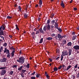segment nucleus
Returning <instances> with one entry per match:
<instances>
[{"label":"nucleus","mask_w":79,"mask_h":79,"mask_svg":"<svg viewBox=\"0 0 79 79\" xmlns=\"http://www.w3.org/2000/svg\"><path fill=\"white\" fill-rule=\"evenodd\" d=\"M25 60V58H24V57L21 56L19 58V60L18 59L17 60V61L19 62V63H20L21 64H23V63H24Z\"/></svg>","instance_id":"obj_1"},{"label":"nucleus","mask_w":79,"mask_h":79,"mask_svg":"<svg viewBox=\"0 0 79 79\" xmlns=\"http://www.w3.org/2000/svg\"><path fill=\"white\" fill-rule=\"evenodd\" d=\"M6 27L4 26V25H2L0 27V35H4V32L3 30L5 29Z\"/></svg>","instance_id":"obj_2"},{"label":"nucleus","mask_w":79,"mask_h":79,"mask_svg":"<svg viewBox=\"0 0 79 79\" xmlns=\"http://www.w3.org/2000/svg\"><path fill=\"white\" fill-rule=\"evenodd\" d=\"M63 56H66V55H68V53L67 50L63 51L62 52Z\"/></svg>","instance_id":"obj_3"},{"label":"nucleus","mask_w":79,"mask_h":79,"mask_svg":"<svg viewBox=\"0 0 79 79\" xmlns=\"http://www.w3.org/2000/svg\"><path fill=\"white\" fill-rule=\"evenodd\" d=\"M6 73V70L5 69H3L1 71V76H4Z\"/></svg>","instance_id":"obj_4"},{"label":"nucleus","mask_w":79,"mask_h":79,"mask_svg":"<svg viewBox=\"0 0 79 79\" xmlns=\"http://www.w3.org/2000/svg\"><path fill=\"white\" fill-rule=\"evenodd\" d=\"M73 48L75 50H79V45H76L73 46Z\"/></svg>","instance_id":"obj_5"},{"label":"nucleus","mask_w":79,"mask_h":79,"mask_svg":"<svg viewBox=\"0 0 79 79\" xmlns=\"http://www.w3.org/2000/svg\"><path fill=\"white\" fill-rule=\"evenodd\" d=\"M39 7L40 8L42 5V0H40L39 1Z\"/></svg>","instance_id":"obj_6"},{"label":"nucleus","mask_w":79,"mask_h":79,"mask_svg":"<svg viewBox=\"0 0 79 79\" xmlns=\"http://www.w3.org/2000/svg\"><path fill=\"white\" fill-rule=\"evenodd\" d=\"M55 25L54 26V28L55 29H57V28H58V23L56 22H55Z\"/></svg>","instance_id":"obj_7"},{"label":"nucleus","mask_w":79,"mask_h":79,"mask_svg":"<svg viewBox=\"0 0 79 79\" xmlns=\"http://www.w3.org/2000/svg\"><path fill=\"white\" fill-rule=\"evenodd\" d=\"M15 50L12 51V52L11 53V57H14V56H15Z\"/></svg>","instance_id":"obj_8"},{"label":"nucleus","mask_w":79,"mask_h":79,"mask_svg":"<svg viewBox=\"0 0 79 79\" xmlns=\"http://www.w3.org/2000/svg\"><path fill=\"white\" fill-rule=\"evenodd\" d=\"M72 53V49H69V56H70L71 55Z\"/></svg>","instance_id":"obj_9"},{"label":"nucleus","mask_w":79,"mask_h":79,"mask_svg":"<svg viewBox=\"0 0 79 79\" xmlns=\"http://www.w3.org/2000/svg\"><path fill=\"white\" fill-rule=\"evenodd\" d=\"M39 30L41 33H43V34H45V32H44L43 30H42V27H41L39 29Z\"/></svg>","instance_id":"obj_10"},{"label":"nucleus","mask_w":79,"mask_h":79,"mask_svg":"<svg viewBox=\"0 0 79 79\" xmlns=\"http://www.w3.org/2000/svg\"><path fill=\"white\" fill-rule=\"evenodd\" d=\"M6 54H7V58H9V57H10V56H11V55L10 53V51L8 52H6Z\"/></svg>","instance_id":"obj_11"},{"label":"nucleus","mask_w":79,"mask_h":79,"mask_svg":"<svg viewBox=\"0 0 79 79\" xmlns=\"http://www.w3.org/2000/svg\"><path fill=\"white\" fill-rule=\"evenodd\" d=\"M10 52L9 49H7V48H5V50L4 51V53H6V52Z\"/></svg>","instance_id":"obj_12"},{"label":"nucleus","mask_w":79,"mask_h":79,"mask_svg":"<svg viewBox=\"0 0 79 79\" xmlns=\"http://www.w3.org/2000/svg\"><path fill=\"white\" fill-rule=\"evenodd\" d=\"M47 30H48L49 31H50V24L47 25Z\"/></svg>","instance_id":"obj_13"},{"label":"nucleus","mask_w":79,"mask_h":79,"mask_svg":"<svg viewBox=\"0 0 79 79\" xmlns=\"http://www.w3.org/2000/svg\"><path fill=\"white\" fill-rule=\"evenodd\" d=\"M46 40H52V39H53V38L52 37H48V38H46Z\"/></svg>","instance_id":"obj_14"},{"label":"nucleus","mask_w":79,"mask_h":79,"mask_svg":"<svg viewBox=\"0 0 79 79\" xmlns=\"http://www.w3.org/2000/svg\"><path fill=\"white\" fill-rule=\"evenodd\" d=\"M23 68V66H20V67L19 68L18 70V71H21L22 70V69Z\"/></svg>","instance_id":"obj_15"},{"label":"nucleus","mask_w":79,"mask_h":79,"mask_svg":"<svg viewBox=\"0 0 79 79\" xmlns=\"http://www.w3.org/2000/svg\"><path fill=\"white\" fill-rule=\"evenodd\" d=\"M6 60V58H4L2 59V63L3 62H5Z\"/></svg>","instance_id":"obj_16"},{"label":"nucleus","mask_w":79,"mask_h":79,"mask_svg":"<svg viewBox=\"0 0 79 79\" xmlns=\"http://www.w3.org/2000/svg\"><path fill=\"white\" fill-rule=\"evenodd\" d=\"M27 15L26 13H25L24 14V18H25V19H27Z\"/></svg>","instance_id":"obj_17"},{"label":"nucleus","mask_w":79,"mask_h":79,"mask_svg":"<svg viewBox=\"0 0 79 79\" xmlns=\"http://www.w3.org/2000/svg\"><path fill=\"white\" fill-rule=\"evenodd\" d=\"M72 45V43H71V42H69L67 44V45H68V46H69V47H71Z\"/></svg>","instance_id":"obj_18"},{"label":"nucleus","mask_w":79,"mask_h":79,"mask_svg":"<svg viewBox=\"0 0 79 79\" xmlns=\"http://www.w3.org/2000/svg\"><path fill=\"white\" fill-rule=\"evenodd\" d=\"M36 76L37 78H38V77H40V76H41V75L39 73L36 75Z\"/></svg>","instance_id":"obj_19"},{"label":"nucleus","mask_w":79,"mask_h":79,"mask_svg":"<svg viewBox=\"0 0 79 79\" xmlns=\"http://www.w3.org/2000/svg\"><path fill=\"white\" fill-rule=\"evenodd\" d=\"M43 31H45L47 30V25H45L43 27Z\"/></svg>","instance_id":"obj_20"},{"label":"nucleus","mask_w":79,"mask_h":79,"mask_svg":"<svg viewBox=\"0 0 79 79\" xmlns=\"http://www.w3.org/2000/svg\"><path fill=\"white\" fill-rule=\"evenodd\" d=\"M60 6L63 8H64V3H60Z\"/></svg>","instance_id":"obj_21"},{"label":"nucleus","mask_w":79,"mask_h":79,"mask_svg":"<svg viewBox=\"0 0 79 79\" xmlns=\"http://www.w3.org/2000/svg\"><path fill=\"white\" fill-rule=\"evenodd\" d=\"M57 29L59 31V32H60V33H61V32H62V29H61V28H60L59 27H58Z\"/></svg>","instance_id":"obj_22"},{"label":"nucleus","mask_w":79,"mask_h":79,"mask_svg":"<svg viewBox=\"0 0 79 79\" xmlns=\"http://www.w3.org/2000/svg\"><path fill=\"white\" fill-rule=\"evenodd\" d=\"M61 35L60 34H57V37H58V39H61Z\"/></svg>","instance_id":"obj_23"},{"label":"nucleus","mask_w":79,"mask_h":79,"mask_svg":"<svg viewBox=\"0 0 79 79\" xmlns=\"http://www.w3.org/2000/svg\"><path fill=\"white\" fill-rule=\"evenodd\" d=\"M5 35V33H4V35H0V37L1 38V39H2L3 40H4V37L2 35Z\"/></svg>","instance_id":"obj_24"},{"label":"nucleus","mask_w":79,"mask_h":79,"mask_svg":"<svg viewBox=\"0 0 79 79\" xmlns=\"http://www.w3.org/2000/svg\"><path fill=\"white\" fill-rule=\"evenodd\" d=\"M71 66L69 65V66H68L67 67V69L66 70V71H68V70H69V69H70L71 68Z\"/></svg>","instance_id":"obj_25"},{"label":"nucleus","mask_w":79,"mask_h":79,"mask_svg":"<svg viewBox=\"0 0 79 79\" xmlns=\"http://www.w3.org/2000/svg\"><path fill=\"white\" fill-rule=\"evenodd\" d=\"M77 37V36L76 35H75L74 36H73V40H75V39H76V37Z\"/></svg>","instance_id":"obj_26"},{"label":"nucleus","mask_w":79,"mask_h":79,"mask_svg":"<svg viewBox=\"0 0 79 79\" xmlns=\"http://www.w3.org/2000/svg\"><path fill=\"white\" fill-rule=\"evenodd\" d=\"M43 42V38H42L39 42V44H42Z\"/></svg>","instance_id":"obj_27"},{"label":"nucleus","mask_w":79,"mask_h":79,"mask_svg":"<svg viewBox=\"0 0 79 79\" xmlns=\"http://www.w3.org/2000/svg\"><path fill=\"white\" fill-rule=\"evenodd\" d=\"M54 71H58V68L56 67H54Z\"/></svg>","instance_id":"obj_28"},{"label":"nucleus","mask_w":79,"mask_h":79,"mask_svg":"<svg viewBox=\"0 0 79 79\" xmlns=\"http://www.w3.org/2000/svg\"><path fill=\"white\" fill-rule=\"evenodd\" d=\"M10 50H13L15 51V48H13V47H12L10 48Z\"/></svg>","instance_id":"obj_29"},{"label":"nucleus","mask_w":79,"mask_h":79,"mask_svg":"<svg viewBox=\"0 0 79 79\" xmlns=\"http://www.w3.org/2000/svg\"><path fill=\"white\" fill-rule=\"evenodd\" d=\"M18 9L19 11H21V6H19L18 7Z\"/></svg>","instance_id":"obj_30"},{"label":"nucleus","mask_w":79,"mask_h":79,"mask_svg":"<svg viewBox=\"0 0 79 79\" xmlns=\"http://www.w3.org/2000/svg\"><path fill=\"white\" fill-rule=\"evenodd\" d=\"M62 42H63V43L64 44H66V41L65 40H63Z\"/></svg>","instance_id":"obj_31"},{"label":"nucleus","mask_w":79,"mask_h":79,"mask_svg":"<svg viewBox=\"0 0 79 79\" xmlns=\"http://www.w3.org/2000/svg\"><path fill=\"white\" fill-rule=\"evenodd\" d=\"M15 26L16 27V29H17V30H18V31H19V29L18 28V25H16Z\"/></svg>","instance_id":"obj_32"},{"label":"nucleus","mask_w":79,"mask_h":79,"mask_svg":"<svg viewBox=\"0 0 79 79\" xmlns=\"http://www.w3.org/2000/svg\"><path fill=\"white\" fill-rule=\"evenodd\" d=\"M26 72V70H24V69H22V73H23V74H24Z\"/></svg>","instance_id":"obj_33"},{"label":"nucleus","mask_w":79,"mask_h":79,"mask_svg":"<svg viewBox=\"0 0 79 79\" xmlns=\"http://www.w3.org/2000/svg\"><path fill=\"white\" fill-rule=\"evenodd\" d=\"M62 68V65H60V66L58 67V69L60 70V69H61Z\"/></svg>","instance_id":"obj_34"},{"label":"nucleus","mask_w":79,"mask_h":79,"mask_svg":"<svg viewBox=\"0 0 79 79\" xmlns=\"http://www.w3.org/2000/svg\"><path fill=\"white\" fill-rule=\"evenodd\" d=\"M29 66H30L29 64H27L26 66L27 68H29Z\"/></svg>","instance_id":"obj_35"},{"label":"nucleus","mask_w":79,"mask_h":79,"mask_svg":"<svg viewBox=\"0 0 79 79\" xmlns=\"http://www.w3.org/2000/svg\"><path fill=\"white\" fill-rule=\"evenodd\" d=\"M50 23V19H48V20L47 22V24H48Z\"/></svg>","instance_id":"obj_36"},{"label":"nucleus","mask_w":79,"mask_h":79,"mask_svg":"<svg viewBox=\"0 0 79 79\" xmlns=\"http://www.w3.org/2000/svg\"><path fill=\"white\" fill-rule=\"evenodd\" d=\"M21 75L22 77H24V73H21Z\"/></svg>","instance_id":"obj_37"},{"label":"nucleus","mask_w":79,"mask_h":79,"mask_svg":"<svg viewBox=\"0 0 79 79\" xmlns=\"http://www.w3.org/2000/svg\"><path fill=\"white\" fill-rule=\"evenodd\" d=\"M3 46L5 47H6V46H7V44L6 43H4V44L3 45Z\"/></svg>","instance_id":"obj_38"},{"label":"nucleus","mask_w":79,"mask_h":79,"mask_svg":"<svg viewBox=\"0 0 79 79\" xmlns=\"http://www.w3.org/2000/svg\"><path fill=\"white\" fill-rule=\"evenodd\" d=\"M13 71H11L9 73V74H10V75H12L13 74Z\"/></svg>","instance_id":"obj_39"},{"label":"nucleus","mask_w":79,"mask_h":79,"mask_svg":"<svg viewBox=\"0 0 79 79\" xmlns=\"http://www.w3.org/2000/svg\"><path fill=\"white\" fill-rule=\"evenodd\" d=\"M31 35L33 36V37H34V35H35V32H32V33H31Z\"/></svg>","instance_id":"obj_40"},{"label":"nucleus","mask_w":79,"mask_h":79,"mask_svg":"<svg viewBox=\"0 0 79 79\" xmlns=\"http://www.w3.org/2000/svg\"><path fill=\"white\" fill-rule=\"evenodd\" d=\"M7 19H11L12 18V17L9 16H8L7 17Z\"/></svg>","instance_id":"obj_41"},{"label":"nucleus","mask_w":79,"mask_h":79,"mask_svg":"<svg viewBox=\"0 0 79 79\" xmlns=\"http://www.w3.org/2000/svg\"><path fill=\"white\" fill-rule=\"evenodd\" d=\"M51 23H52V24H54V23H55V20H52V21L51 22Z\"/></svg>","instance_id":"obj_42"},{"label":"nucleus","mask_w":79,"mask_h":79,"mask_svg":"<svg viewBox=\"0 0 79 79\" xmlns=\"http://www.w3.org/2000/svg\"><path fill=\"white\" fill-rule=\"evenodd\" d=\"M28 8V6H26V7H25V10H26V13H27V8Z\"/></svg>","instance_id":"obj_43"},{"label":"nucleus","mask_w":79,"mask_h":79,"mask_svg":"<svg viewBox=\"0 0 79 79\" xmlns=\"http://www.w3.org/2000/svg\"><path fill=\"white\" fill-rule=\"evenodd\" d=\"M77 65L78 64H75V66H74V68H77Z\"/></svg>","instance_id":"obj_44"},{"label":"nucleus","mask_w":79,"mask_h":79,"mask_svg":"<svg viewBox=\"0 0 79 79\" xmlns=\"http://www.w3.org/2000/svg\"><path fill=\"white\" fill-rule=\"evenodd\" d=\"M31 79H35V77H31Z\"/></svg>","instance_id":"obj_45"},{"label":"nucleus","mask_w":79,"mask_h":79,"mask_svg":"<svg viewBox=\"0 0 79 79\" xmlns=\"http://www.w3.org/2000/svg\"><path fill=\"white\" fill-rule=\"evenodd\" d=\"M40 31L39 30H38L37 31L36 33V34H39V31Z\"/></svg>","instance_id":"obj_46"},{"label":"nucleus","mask_w":79,"mask_h":79,"mask_svg":"<svg viewBox=\"0 0 79 79\" xmlns=\"http://www.w3.org/2000/svg\"><path fill=\"white\" fill-rule=\"evenodd\" d=\"M64 44L63 43H62L60 44V46L61 47H64Z\"/></svg>","instance_id":"obj_47"},{"label":"nucleus","mask_w":79,"mask_h":79,"mask_svg":"<svg viewBox=\"0 0 79 79\" xmlns=\"http://www.w3.org/2000/svg\"><path fill=\"white\" fill-rule=\"evenodd\" d=\"M63 58V56L62 55H61V58L60 59V61H62Z\"/></svg>","instance_id":"obj_48"},{"label":"nucleus","mask_w":79,"mask_h":79,"mask_svg":"<svg viewBox=\"0 0 79 79\" xmlns=\"http://www.w3.org/2000/svg\"><path fill=\"white\" fill-rule=\"evenodd\" d=\"M12 68H16L17 67V65H14V66H12Z\"/></svg>","instance_id":"obj_49"},{"label":"nucleus","mask_w":79,"mask_h":79,"mask_svg":"<svg viewBox=\"0 0 79 79\" xmlns=\"http://www.w3.org/2000/svg\"><path fill=\"white\" fill-rule=\"evenodd\" d=\"M52 37H54V36L55 35V34H52L51 35Z\"/></svg>","instance_id":"obj_50"},{"label":"nucleus","mask_w":79,"mask_h":79,"mask_svg":"<svg viewBox=\"0 0 79 79\" xmlns=\"http://www.w3.org/2000/svg\"><path fill=\"white\" fill-rule=\"evenodd\" d=\"M59 49H57L56 50V52L57 53H59Z\"/></svg>","instance_id":"obj_51"},{"label":"nucleus","mask_w":79,"mask_h":79,"mask_svg":"<svg viewBox=\"0 0 79 79\" xmlns=\"http://www.w3.org/2000/svg\"><path fill=\"white\" fill-rule=\"evenodd\" d=\"M47 77L48 78V79H50V77H49V76L48 75H46Z\"/></svg>","instance_id":"obj_52"},{"label":"nucleus","mask_w":79,"mask_h":79,"mask_svg":"<svg viewBox=\"0 0 79 79\" xmlns=\"http://www.w3.org/2000/svg\"><path fill=\"white\" fill-rule=\"evenodd\" d=\"M49 61L50 62H52V59L49 58Z\"/></svg>","instance_id":"obj_53"},{"label":"nucleus","mask_w":79,"mask_h":79,"mask_svg":"<svg viewBox=\"0 0 79 79\" xmlns=\"http://www.w3.org/2000/svg\"><path fill=\"white\" fill-rule=\"evenodd\" d=\"M64 67H65V65H62V69H63V68H64Z\"/></svg>","instance_id":"obj_54"},{"label":"nucleus","mask_w":79,"mask_h":79,"mask_svg":"<svg viewBox=\"0 0 79 79\" xmlns=\"http://www.w3.org/2000/svg\"><path fill=\"white\" fill-rule=\"evenodd\" d=\"M35 73V72H34L33 73H32L31 74V75H34Z\"/></svg>","instance_id":"obj_55"},{"label":"nucleus","mask_w":79,"mask_h":79,"mask_svg":"<svg viewBox=\"0 0 79 79\" xmlns=\"http://www.w3.org/2000/svg\"><path fill=\"white\" fill-rule=\"evenodd\" d=\"M77 78H79V73H78V74L77 75Z\"/></svg>","instance_id":"obj_56"},{"label":"nucleus","mask_w":79,"mask_h":79,"mask_svg":"<svg viewBox=\"0 0 79 79\" xmlns=\"http://www.w3.org/2000/svg\"><path fill=\"white\" fill-rule=\"evenodd\" d=\"M75 32L73 31V32L72 34V35H75Z\"/></svg>","instance_id":"obj_57"},{"label":"nucleus","mask_w":79,"mask_h":79,"mask_svg":"<svg viewBox=\"0 0 79 79\" xmlns=\"http://www.w3.org/2000/svg\"><path fill=\"white\" fill-rule=\"evenodd\" d=\"M59 59H60V57H58L56 58V60H59Z\"/></svg>","instance_id":"obj_58"},{"label":"nucleus","mask_w":79,"mask_h":79,"mask_svg":"<svg viewBox=\"0 0 79 79\" xmlns=\"http://www.w3.org/2000/svg\"><path fill=\"white\" fill-rule=\"evenodd\" d=\"M73 9L74 10H75V11H76V10H77V9L76 7H75L73 8Z\"/></svg>","instance_id":"obj_59"},{"label":"nucleus","mask_w":79,"mask_h":79,"mask_svg":"<svg viewBox=\"0 0 79 79\" xmlns=\"http://www.w3.org/2000/svg\"><path fill=\"white\" fill-rule=\"evenodd\" d=\"M55 38L56 40H58V36H56L55 37Z\"/></svg>","instance_id":"obj_60"},{"label":"nucleus","mask_w":79,"mask_h":79,"mask_svg":"<svg viewBox=\"0 0 79 79\" xmlns=\"http://www.w3.org/2000/svg\"><path fill=\"white\" fill-rule=\"evenodd\" d=\"M60 39H63V38L64 37V35H61V37H60Z\"/></svg>","instance_id":"obj_61"},{"label":"nucleus","mask_w":79,"mask_h":79,"mask_svg":"<svg viewBox=\"0 0 79 79\" xmlns=\"http://www.w3.org/2000/svg\"><path fill=\"white\" fill-rule=\"evenodd\" d=\"M38 6H39V5L38 4H36L35 7L36 8H37L38 7Z\"/></svg>","instance_id":"obj_62"},{"label":"nucleus","mask_w":79,"mask_h":79,"mask_svg":"<svg viewBox=\"0 0 79 79\" xmlns=\"http://www.w3.org/2000/svg\"><path fill=\"white\" fill-rule=\"evenodd\" d=\"M51 28H52V29H53V28H54V26L53 25H52L51 26Z\"/></svg>","instance_id":"obj_63"},{"label":"nucleus","mask_w":79,"mask_h":79,"mask_svg":"<svg viewBox=\"0 0 79 79\" xmlns=\"http://www.w3.org/2000/svg\"><path fill=\"white\" fill-rule=\"evenodd\" d=\"M47 75H48L47 74V72H45V76H46Z\"/></svg>","instance_id":"obj_64"}]
</instances>
